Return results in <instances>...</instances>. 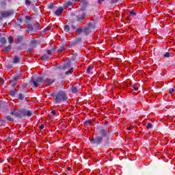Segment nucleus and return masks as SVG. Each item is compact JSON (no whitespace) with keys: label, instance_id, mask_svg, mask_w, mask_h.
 I'll return each instance as SVG.
<instances>
[{"label":"nucleus","instance_id":"nucleus-1","mask_svg":"<svg viewBox=\"0 0 175 175\" xmlns=\"http://www.w3.org/2000/svg\"><path fill=\"white\" fill-rule=\"evenodd\" d=\"M85 17H87V14L84 12L82 13L81 15H75V14H71L70 25L71 29H76V35L88 36V35L92 32V29L95 28V24L94 23H89L86 26L79 27V24L83 23ZM77 27H79L77 28Z\"/></svg>","mask_w":175,"mask_h":175},{"label":"nucleus","instance_id":"nucleus-2","mask_svg":"<svg viewBox=\"0 0 175 175\" xmlns=\"http://www.w3.org/2000/svg\"><path fill=\"white\" fill-rule=\"evenodd\" d=\"M71 66L72 65L70 63H64L62 66H60L57 69L56 72L57 76H69V75H72L75 69Z\"/></svg>","mask_w":175,"mask_h":175},{"label":"nucleus","instance_id":"nucleus-3","mask_svg":"<svg viewBox=\"0 0 175 175\" xmlns=\"http://www.w3.org/2000/svg\"><path fill=\"white\" fill-rule=\"evenodd\" d=\"M98 133L101 137L104 138L103 146H108L111 143V137H107V135H110V131H107V127H100L98 128Z\"/></svg>","mask_w":175,"mask_h":175},{"label":"nucleus","instance_id":"nucleus-4","mask_svg":"<svg viewBox=\"0 0 175 175\" xmlns=\"http://www.w3.org/2000/svg\"><path fill=\"white\" fill-rule=\"evenodd\" d=\"M54 81H55V79H50L49 78H46V79H44V78H43L42 77H38L36 81L33 79L31 80V83L33 87L36 88L40 87V84H42V83H45L46 84H48V85H51V84H53Z\"/></svg>","mask_w":175,"mask_h":175},{"label":"nucleus","instance_id":"nucleus-5","mask_svg":"<svg viewBox=\"0 0 175 175\" xmlns=\"http://www.w3.org/2000/svg\"><path fill=\"white\" fill-rule=\"evenodd\" d=\"M51 96H53V100L55 103H61L65 100H68V95L63 91H59L57 93H51Z\"/></svg>","mask_w":175,"mask_h":175},{"label":"nucleus","instance_id":"nucleus-6","mask_svg":"<svg viewBox=\"0 0 175 175\" xmlns=\"http://www.w3.org/2000/svg\"><path fill=\"white\" fill-rule=\"evenodd\" d=\"M19 111H21V118H23V117H28V118H30V117H32L33 114L35 113V111H33V110L29 109H27L21 108L20 109Z\"/></svg>","mask_w":175,"mask_h":175},{"label":"nucleus","instance_id":"nucleus-7","mask_svg":"<svg viewBox=\"0 0 175 175\" xmlns=\"http://www.w3.org/2000/svg\"><path fill=\"white\" fill-rule=\"evenodd\" d=\"M103 140H105L103 137L96 135L94 138L90 139V143L91 144H97V146H99V144H102Z\"/></svg>","mask_w":175,"mask_h":175},{"label":"nucleus","instance_id":"nucleus-8","mask_svg":"<svg viewBox=\"0 0 175 175\" xmlns=\"http://www.w3.org/2000/svg\"><path fill=\"white\" fill-rule=\"evenodd\" d=\"M10 114L14 117H16V118H21V111H20V109H17L12 107V109Z\"/></svg>","mask_w":175,"mask_h":175},{"label":"nucleus","instance_id":"nucleus-9","mask_svg":"<svg viewBox=\"0 0 175 175\" xmlns=\"http://www.w3.org/2000/svg\"><path fill=\"white\" fill-rule=\"evenodd\" d=\"M14 13L13 10H8V11H4L1 12V16L4 18H6V17H9V16H12Z\"/></svg>","mask_w":175,"mask_h":175},{"label":"nucleus","instance_id":"nucleus-10","mask_svg":"<svg viewBox=\"0 0 175 175\" xmlns=\"http://www.w3.org/2000/svg\"><path fill=\"white\" fill-rule=\"evenodd\" d=\"M79 43H81V37L73 40L71 42V46L73 47L77 46V44H79Z\"/></svg>","mask_w":175,"mask_h":175},{"label":"nucleus","instance_id":"nucleus-11","mask_svg":"<svg viewBox=\"0 0 175 175\" xmlns=\"http://www.w3.org/2000/svg\"><path fill=\"white\" fill-rule=\"evenodd\" d=\"M81 3H82V8L81 10H85V8L88 5V1L87 0H81Z\"/></svg>","mask_w":175,"mask_h":175},{"label":"nucleus","instance_id":"nucleus-12","mask_svg":"<svg viewBox=\"0 0 175 175\" xmlns=\"http://www.w3.org/2000/svg\"><path fill=\"white\" fill-rule=\"evenodd\" d=\"M30 46L33 49L38 46V40L34 38L30 41Z\"/></svg>","mask_w":175,"mask_h":175},{"label":"nucleus","instance_id":"nucleus-13","mask_svg":"<svg viewBox=\"0 0 175 175\" xmlns=\"http://www.w3.org/2000/svg\"><path fill=\"white\" fill-rule=\"evenodd\" d=\"M75 62H77V56H72L67 63H70V65L72 64H75Z\"/></svg>","mask_w":175,"mask_h":175},{"label":"nucleus","instance_id":"nucleus-14","mask_svg":"<svg viewBox=\"0 0 175 175\" xmlns=\"http://www.w3.org/2000/svg\"><path fill=\"white\" fill-rule=\"evenodd\" d=\"M4 118L6 122H9V121H14V118H13V117H12L10 115H5Z\"/></svg>","mask_w":175,"mask_h":175},{"label":"nucleus","instance_id":"nucleus-15","mask_svg":"<svg viewBox=\"0 0 175 175\" xmlns=\"http://www.w3.org/2000/svg\"><path fill=\"white\" fill-rule=\"evenodd\" d=\"M63 12H64V8L59 7L55 11V16H59V14H61Z\"/></svg>","mask_w":175,"mask_h":175},{"label":"nucleus","instance_id":"nucleus-16","mask_svg":"<svg viewBox=\"0 0 175 175\" xmlns=\"http://www.w3.org/2000/svg\"><path fill=\"white\" fill-rule=\"evenodd\" d=\"M10 50H12L11 45L5 46H4V48H3V51H4L5 53H9L10 52Z\"/></svg>","mask_w":175,"mask_h":175},{"label":"nucleus","instance_id":"nucleus-17","mask_svg":"<svg viewBox=\"0 0 175 175\" xmlns=\"http://www.w3.org/2000/svg\"><path fill=\"white\" fill-rule=\"evenodd\" d=\"M46 54H48V55H53V54H55V49L52 48L51 49L47 50Z\"/></svg>","mask_w":175,"mask_h":175},{"label":"nucleus","instance_id":"nucleus-18","mask_svg":"<svg viewBox=\"0 0 175 175\" xmlns=\"http://www.w3.org/2000/svg\"><path fill=\"white\" fill-rule=\"evenodd\" d=\"M71 92L72 94H77V93L80 92V90H79V89H77V88L76 86H72L71 88Z\"/></svg>","mask_w":175,"mask_h":175},{"label":"nucleus","instance_id":"nucleus-19","mask_svg":"<svg viewBox=\"0 0 175 175\" xmlns=\"http://www.w3.org/2000/svg\"><path fill=\"white\" fill-rule=\"evenodd\" d=\"M64 31L69 33V32H70V26L68 25H65L64 27Z\"/></svg>","mask_w":175,"mask_h":175},{"label":"nucleus","instance_id":"nucleus-20","mask_svg":"<svg viewBox=\"0 0 175 175\" xmlns=\"http://www.w3.org/2000/svg\"><path fill=\"white\" fill-rule=\"evenodd\" d=\"M25 98V95L24 94V93H19L18 94V99L19 100H24Z\"/></svg>","mask_w":175,"mask_h":175},{"label":"nucleus","instance_id":"nucleus-21","mask_svg":"<svg viewBox=\"0 0 175 175\" xmlns=\"http://www.w3.org/2000/svg\"><path fill=\"white\" fill-rule=\"evenodd\" d=\"M84 125H87L88 126H91L92 125V120H88L83 122Z\"/></svg>","mask_w":175,"mask_h":175},{"label":"nucleus","instance_id":"nucleus-22","mask_svg":"<svg viewBox=\"0 0 175 175\" xmlns=\"http://www.w3.org/2000/svg\"><path fill=\"white\" fill-rule=\"evenodd\" d=\"M16 94H17V90L16 89L10 91V95H11V96L12 97L16 96Z\"/></svg>","mask_w":175,"mask_h":175},{"label":"nucleus","instance_id":"nucleus-23","mask_svg":"<svg viewBox=\"0 0 175 175\" xmlns=\"http://www.w3.org/2000/svg\"><path fill=\"white\" fill-rule=\"evenodd\" d=\"M20 62V57L18 56H14L13 59V64H18Z\"/></svg>","mask_w":175,"mask_h":175},{"label":"nucleus","instance_id":"nucleus-24","mask_svg":"<svg viewBox=\"0 0 175 175\" xmlns=\"http://www.w3.org/2000/svg\"><path fill=\"white\" fill-rule=\"evenodd\" d=\"M40 27V24H39L38 22H36L35 24H34V31H38L39 29V27Z\"/></svg>","mask_w":175,"mask_h":175},{"label":"nucleus","instance_id":"nucleus-25","mask_svg":"<svg viewBox=\"0 0 175 175\" xmlns=\"http://www.w3.org/2000/svg\"><path fill=\"white\" fill-rule=\"evenodd\" d=\"M24 39V36H16V40L18 42V43H21Z\"/></svg>","mask_w":175,"mask_h":175},{"label":"nucleus","instance_id":"nucleus-26","mask_svg":"<svg viewBox=\"0 0 175 175\" xmlns=\"http://www.w3.org/2000/svg\"><path fill=\"white\" fill-rule=\"evenodd\" d=\"M41 59H42V61H49V59H50V56H48L47 55H43Z\"/></svg>","mask_w":175,"mask_h":175},{"label":"nucleus","instance_id":"nucleus-27","mask_svg":"<svg viewBox=\"0 0 175 175\" xmlns=\"http://www.w3.org/2000/svg\"><path fill=\"white\" fill-rule=\"evenodd\" d=\"M0 43L1 44H6V38L5 37L0 38Z\"/></svg>","mask_w":175,"mask_h":175},{"label":"nucleus","instance_id":"nucleus-28","mask_svg":"<svg viewBox=\"0 0 175 175\" xmlns=\"http://www.w3.org/2000/svg\"><path fill=\"white\" fill-rule=\"evenodd\" d=\"M65 47V45H62L60 47L58 48L57 50V53H61V51H64V48Z\"/></svg>","mask_w":175,"mask_h":175},{"label":"nucleus","instance_id":"nucleus-29","mask_svg":"<svg viewBox=\"0 0 175 175\" xmlns=\"http://www.w3.org/2000/svg\"><path fill=\"white\" fill-rule=\"evenodd\" d=\"M163 57H164V58H169L170 57V53L169 52H165L163 55Z\"/></svg>","mask_w":175,"mask_h":175},{"label":"nucleus","instance_id":"nucleus-30","mask_svg":"<svg viewBox=\"0 0 175 175\" xmlns=\"http://www.w3.org/2000/svg\"><path fill=\"white\" fill-rule=\"evenodd\" d=\"M9 110H10V107L9 106V105H7L5 106V107L4 108V111L5 113H8V111H9Z\"/></svg>","mask_w":175,"mask_h":175},{"label":"nucleus","instance_id":"nucleus-31","mask_svg":"<svg viewBox=\"0 0 175 175\" xmlns=\"http://www.w3.org/2000/svg\"><path fill=\"white\" fill-rule=\"evenodd\" d=\"M27 28L30 31H33L34 29L33 26H32V24H29Z\"/></svg>","mask_w":175,"mask_h":175},{"label":"nucleus","instance_id":"nucleus-32","mask_svg":"<svg viewBox=\"0 0 175 175\" xmlns=\"http://www.w3.org/2000/svg\"><path fill=\"white\" fill-rule=\"evenodd\" d=\"M8 43H9L10 44H12V43H13V37L10 36V37L8 38Z\"/></svg>","mask_w":175,"mask_h":175},{"label":"nucleus","instance_id":"nucleus-33","mask_svg":"<svg viewBox=\"0 0 175 175\" xmlns=\"http://www.w3.org/2000/svg\"><path fill=\"white\" fill-rule=\"evenodd\" d=\"M51 29V27H46L45 29H44L42 30V32L44 33V32H47V31H50Z\"/></svg>","mask_w":175,"mask_h":175},{"label":"nucleus","instance_id":"nucleus-34","mask_svg":"<svg viewBox=\"0 0 175 175\" xmlns=\"http://www.w3.org/2000/svg\"><path fill=\"white\" fill-rule=\"evenodd\" d=\"M91 70H92V68L91 67H88L86 72L87 73H88L89 75H91Z\"/></svg>","mask_w":175,"mask_h":175},{"label":"nucleus","instance_id":"nucleus-35","mask_svg":"<svg viewBox=\"0 0 175 175\" xmlns=\"http://www.w3.org/2000/svg\"><path fill=\"white\" fill-rule=\"evenodd\" d=\"M73 5V2H72V1H68L67 3H66V6L68 7V8H69V6H72Z\"/></svg>","mask_w":175,"mask_h":175},{"label":"nucleus","instance_id":"nucleus-36","mask_svg":"<svg viewBox=\"0 0 175 175\" xmlns=\"http://www.w3.org/2000/svg\"><path fill=\"white\" fill-rule=\"evenodd\" d=\"M53 8H54V4H53V3L48 4V9H53Z\"/></svg>","mask_w":175,"mask_h":175},{"label":"nucleus","instance_id":"nucleus-37","mask_svg":"<svg viewBox=\"0 0 175 175\" xmlns=\"http://www.w3.org/2000/svg\"><path fill=\"white\" fill-rule=\"evenodd\" d=\"M146 128L148 129H151V128H152V124L150 122L148 123Z\"/></svg>","mask_w":175,"mask_h":175},{"label":"nucleus","instance_id":"nucleus-38","mask_svg":"<svg viewBox=\"0 0 175 175\" xmlns=\"http://www.w3.org/2000/svg\"><path fill=\"white\" fill-rule=\"evenodd\" d=\"M10 85H11V87L12 88H14V87H16V85H17V83H14V82H12V81H10Z\"/></svg>","mask_w":175,"mask_h":175},{"label":"nucleus","instance_id":"nucleus-39","mask_svg":"<svg viewBox=\"0 0 175 175\" xmlns=\"http://www.w3.org/2000/svg\"><path fill=\"white\" fill-rule=\"evenodd\" d=\"M31 20H32V17L26 16V23H28V21H31Z\"/></svg>","mask_w":175,"mask_h":175},{"label":"nucleus","instance_id":"nucleus-40","mask_svg":"<svg viewBox=\"0 0 175 175\" xmlns=\"http://www.w3.org/2000/svg\"><path fill=\"white\" fill-rule=\"evenodd\" d=\"M130 16H136V12H135L133 11H131L130 12Z\"/></svg>","mask_w":175,"mask_h":175},{"label":"nucleus","instance_id":"nucleus-41","mask_svg":"<svg viewBox=\"0 0 175 175\" xmlns=\"http://www.w3.org/2000/svg\"><path fill=\"white\" fill-rule=\"evenodd\" d=\"M1 122H6V120L5 119H0V126H2V123Z\"/></svg>","mask_w":175,"mask_h":175},{"label":"nucleus","instance_id":"nucleus-42","mask_svg":"<svg viewBox=\"0 0 175 175\" xmlns=\"http://www.w3.org/2000/svg\"><path fill=\"white\" fill-rule=\"evenodd\" d=\"M12 83H15V84H17V79H16V78H13L12 81H11Z\"/></svg>","mask_w":175,"mask_h":175},{"label":"nucleus","instance_id":"nucleus-43","mask_svg":"<svg viewBox=\"0 0 175 175\" xmlns=\"http://www.w3.org/2000/svg\"><path fill=\"white\" fill-rule=\"evenodd\" d=\"M174 92V89H173V88L170 89L169 94H170V95H172V94H173Z\"/></svg>","mask_w":175,"mask_h":175},{"label":"nucleus","instance_id":"nucleus-44","mask_svg":"<svg viewBox=\"0 0 175 175\" xmlns=\"http://www.w3.org/2000/svg\"><path fill=\"white\" fill-rule=\"evenodd\" d=\"M26 5H31V1L29 0H25Z\"/></svg>","mask_w":175,"mask_h":175},{"label":"nucleus","instance_id":"nucleus-45","mask_svg":"<svg viewBox=\"0 0 175 175\" xmlns=\"http://www.w3.org/2000/svg\"><path fill=\"white\" fill-rule=\"evenodd\" d=\"M52 116H55L57 114V113L55 112V110H53L51 111Z\"/></svg>","mask_w":175,"mask_h":175},{"label":"nucleus","instance_id":"nucleus-46","mask_svg":"<svg viewBox=\"0 0 175 175\" xmlns=\"http://www.w3.org/2000/svg\"><path fill=\"white\" fill-rule=\"evenodd\" d=\"M27 51H28V53H31V52L33 51V48H29L27 49Z\"/></svg>","mask_w":175,"mask_h":175},{"label":"nucleus","instance_id":"nucleus-47","mask_svg":"<svg viewBox=\"0 0 175 175\" xmlns=\"http://www.w3.org/2000/svg\"><path fill=\"white\" fill-rule=\"evenodd\" d=\"M133 89L134 90V91H139V88L136 87V86H134L133 88Z\"/></svg>","mask_w":175,"mask_h":175},{"label":"nucleus","instance_id":"nucleus-48","mask_svg":"<svg viewBox=\"0 0 175 175\" xmlns=\"http://www.w3.org/2000/svg\"><path fill=\"white\" fill-rule=\"evenodd\" d=\"M132 129H133V126H129V127L127 128V130H128V131H132Z\"/></svg>","mask_w":175,"mask_h":175},{"label":"nucleus","instance_id":"nucleus-49","mask_svg":"<svg viewBox=\"0 0 175 175\" xmlns=\"http://www.w3.org/2000/svg\"><path fill=\"white\" fill-rule=\"evenodd\" d=\"M105 0H98V3L99 5H100V3H102V2H105Z\"/></svg>","mask_w":175,"mask_h":175},{"label":"nucleus","instance_id":"nucleus-50","mask_svg":"<svg viewBox=\"0 0 175 175\" xmlns=\"http://www.w3.org/2000/svg\"><path fill=\"white\" fill-rule=\"evenodd\" d=\"M40 129H44V124H41L40 126Z\"/></svg>","mask_w":175,"mask_h":175},{"label":"nucleus","instance_id":"nucleus-51","mask_svg":"<svg viewBox=\"0 0 175 175\" xmlns=\"http://www.w3.org/2000/svg\"><path fill=\"white\" fill-rule=\"evenodd\" d=\"M23 88H27V85L25 83H22Z\"/></svg>","mask_w":175,"mask_h":175},{"label":"nucleus","instance_id":"nucleus-52","mask_svg":"<svg viewBox=\"0 0 175 175\" xmlns=\"http://www.w3.org/2000/svg\"><path fill=\"white\" fill-rule=\"evenodd\" d=\"M14 78H15L16 79V81H18L21 79L20 77H18V76H16Z\"/></svg>","mask_w":175,"mask_h":175},{"label":"nucleus","instance_id":"nucleus-53","mask_svg":"<svg viewBox=\"0 0 175 175\" xmlns=\"http://www.w3.org/2000/svg\"><path fill=\"white\" fill-rule=\"evenodd\" d=\"M7 139H8V142H12V137H8L7 138Z\"/></svg>","mask_w":175,"mask_h":175},{"label":"nucleus","instance_id":"nucleus-54","mask_svg":"<svg viewBox=\"0 0 175 175\" xmlns=\"http://www.w3.org/2000/svg\"><path fill=\"white\" fill-rule=\"evenodd\" d=\"M111 3H116V1H114V0H111Z\"/></svg>","mask_w":175,"mask_h":175},{"label":"nucleus","instance_id":"nucleus-55","mask_svg":"<svg viewBox=\"0 0 175 175\" xmlns=\"http://www.w3.org/2000/svg\"><path fill=\"white\" fill-rule=\"evenodd\" d=\"M8 2H12V0H7Z\"/></svg>","mask_w":175,"mask_h":175},{"label":"nucleus","instance_id":"nucleus-56","mask_svg":"<svg viewBox=\"0 0 175 175\" xmlns=\"http://www.w3.org/2000/svg\"><path fill=\"white\" fill-rule=\"evenodd\" d=\"M0 109H1V105H0Z\"/></svg>","mask_w":175,"mask_h":175},{"label":"nucleus","instance_id":"nucleus-57","mask_svg":"<svg viewBox=\"0 0 175 175\" xmlns=\"http://www.w3.org/2000/svg\"><path fill=\"white\" fill-rule=\"evenodd\" d=\"M0 36H1V33H0Z\"/></svg>","mask_w":175,"mask_h":175}]
</instances>
